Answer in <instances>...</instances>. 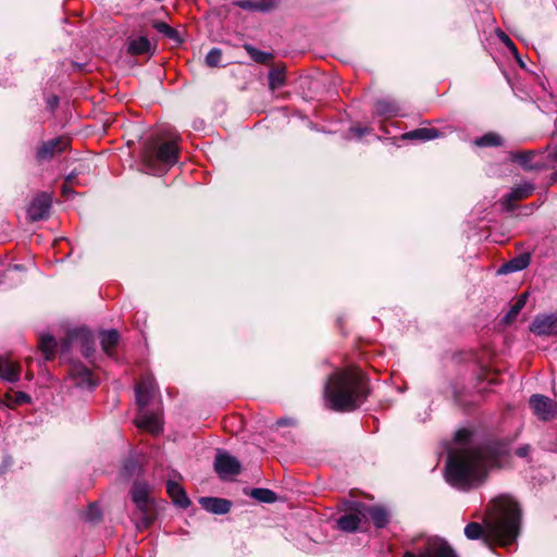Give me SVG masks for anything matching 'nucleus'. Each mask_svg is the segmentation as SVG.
<instances>
[{
	"instance_id": "obj_24",
	"label": "nucleus",
	"mask_w": 557,
	"mask_h": 557,
	"mask_svg": "<svg viewBox=\"0 0 557 557\" xmlns=\"http://www.w3.org/2000/svg\"><path fill=\"white\" fill-rule=\"evenodd\" d=\"M440 135L438 131L435 128H429V127H421L413 129L411 132L405 133L403 135L404 139H411V140H431L434 138H437Z\"/></svg>"
},
{
	"instance_id": "obj_5",
	"label": "nucleus",
	"mask_w": 557,
	"mask_h": 557,
	"mask_svg": "<svg viewBox=\"0 0 557 557\" xmlns=\"http://www.w3.org/2000/svg\"><path fill=\"white\" fill-rule=\"evenodd\" d=\"M135 393L139 408L135 419L136 426L152 434H158L162 430L160 412L158 410L149 411L147 408L158 394L154 379L150 375L141 377L135 387Z\"/></svg>"
},
{
	"instance_id": "obj_19",
	"label": "nucleus",
	"mask_w": 557,
	"mask_h": 557,
	"mask_svg": "<svg viewBox=\"0 0 557 557\" xmlns=\"http://www.w3.org/2000/svg\"><path fill=\"white\" fill-rule=\"evenodd\" d=\"M166 491L174 504L181 508H187L190 504L184 488L175 481H168Z\"/></svg>"
},
{
	"instance_id": "obj_15",
	"label": "nucleus",
	"mask_w": 557,
	"mask_h": 557,
	"mask_svg": "<svg viewBox=\"0 0 557 557\" xmlns=\"http://www.w3.org/2000/svg\"><path fill=\"white\" fill-rule=\"evenodd\" d=\"M534 186L530 183H523L516 186L512 190L504 197L503 203L507 210L512 208V202L525 199L532 195Z\"/></svg>"
},
{
	"instance_id": "obj_18",
	"label": "nucleus",
	"mask_w": 557,
	"mask_h": 557,
	"mask_svg": "<svg viewBox=\"0 0 557 557\" xmlns=\"http://www.w3.org/2000/svg\"><path fill=\"white\" fill-rule=\"evenodd\" d=\"M362 508L366 511L362 513V517L366 518L367 516H369L376 528L382 529L388 524L389 513L385 508H382V507L366 508L364 506H362Z\"/></svg>"
},
{
	"instance_id": "obj_9",
	"label": "nucleus",
	"mask_w": 557,
	"mask_h": 557,
	"mask_svg": "<svg viewBox=\"0 0 557 557\" xmlns=\"http://www.w3.org/2000/svg\"><path fill=\"white\" fill-rule=\"evenodd\" d=\"M404 557H457L451 547L441 539H428L419 554L406 552Z\"/></svg>"
},
{
	"instance_id": "obj_10",
	"label": "nucleus",
	"mask_w": 557,
	"mask_h": 557,
	"mask_svg": "<svg viewBox=\"0 0 557 557\" xmlns=\"http://www.w3.org/2000/svg\"><path fill=\"white\" fill-rule=\"evenodd\" d=\"M533 413L543 421H549L557 417V403L552 398L534 394L529 400Z\"/></svg>"
},
{
	"instance_id": "obj_4",
	"label": "nucleus",
	"mask_w": 557,
	"mask_h": 557,
	"mask_svg": "<svg viewBox=\"0 0 557 557\" xmlns=\"http://www.w3.org/2000/svg\"><path fill=\"white\" fill-rule=\"evenodd\" d=\"M168 136L166 139L162 136L151 137L143 147L141 162L150 174H162L178 162L180 137L177 135Z\"/></svg>"
},
{
	"instance_id": "obj_35",
	"label": "nucleus",
	"mask_w": 557,
	"mask_h": 557,
	"mask_svg": "<svg viewBox=\"0 0 557 557\" xmlns=\"http://www.w3.org/2000/svg\"><path fill=\"white\" fill-rule=\"evenodd\" d=\"M222 59V52L218 48L211 49L206 55V64L210 67L219 66Z\"/></svg>"
},
{
	"instance_id": "obj_21",
	"label": "nucleus",
	"mask_w": 557,
	"mask_h": 557,
	"mask_svg": "<svg viewBox=\"0 0 557 557\" xmlns=\"http://www.w3.org/2000/svg\"><path fill=\"white\" fill-rule=\"evenodd\" d=\"M530 263V256L529 255H520L505 264L502 265L499 269L500 273L507 274L512 272H518L524 270Z\"/></svg>"
},
{
	"instance_id": "obj_14",
	"label": "nucleus",
	"mask_w": 557,
	"mask_h": 557,
	"mask_svg": "<svg viewBox=\"0 0 557 557\" xmlns=\"http://www.w3.org/2000/svg\"><path fill=\"white\" fill-rule=\"evenodd\" d=\"M67 146V141L62 138H54L42 143L37 150V158L39 160H49L55 152L63 151Z\"/></svg>"
},
{
	"instance_id": "obj_6",
	"label": "nucleus",
	"mask_w": 557,
	"mask_h": 557,
	"mask_svg": "<svg viewBox=\"0 0 557 557\" xmlns=\"http://www.w3.org/2000/svg\"><path fill=\"white\" fill-rule=\"evenodd\" d=\"M131 497L136 507L132 513L135 528L138 531L147 530L156 519V507L150 497V486L143 481L134 482Z\"/></svg>"
},
{
	"instance_id": "obj_45",
	"label": "nucleus",
	"mask_w": 557,
	"mask_h": 557,
	"mask_svg": "<svg viewBox=\"0 0 557 557\" xmlns=\"http://www.w3.org/2000/svg\"><path fill=\"white\" fill-rule=\"evenodd\" d=\"M351 132H354L356 134V136L358 137H361L366 132H367V128H351Z\"/></svg>"
},
{
	"instance_id": "obj_7",
	"label": "nucleus",
	"mask_w": 557,
	"mask_h": 557,
	"mask_svg": "<svg viewBox=\"0 0 557 557\" xmlns=\"http://www.w3.org/2000/svg\"><path fill=\"white\" fill-rule=\"evenodd\" d=\"M95 338L92 333L85 329H74L67 332L66 337L61 344V350L67 351L71 346H77L81 349L82 355L89 359L95 354Z\"/></svg>"
},
{
	"instance_id": "obj_44",
	"label": "nucleus",
	"mask_w": 557,
	"mask_h": 557,
	"mask_svg": "<svg viewBox=\"0 0 557 557\" xmlns=\"http://www.w3.org/2000/svg\"><path fill=\"white\" fill-rule=\"evenodd\" d=\"M75 180H76V174L71 173L70 175L66 176L65 183L73 185V184H75Z\"/></svg>"
},
{
	"instance_id": "obj_43",
	"label": "nucleus",
	"mask_w": 557,
	"mask_h": 557,
	"mask_svg": "<svg viewBox=\"0 0 557 557\" xmlns=\"http://www.w3.org/2000/svg\"><path fill=\"white\" fill-rule=\"evenodd\" d=\"M292 423H293V421L290 419H280L276 421L277 426H284V425H288Z\"/></svg>"
},
{
	"instance_id": "obj_3",
	"label": "nucleus",
	"mask_w": 557,
	"mask_h": 557,
	"mask_svg": "<svg viewBox=\"0 0 557 557\" xmlns=\"http://www.w3.org/2000/svg\"><path fill=\"white\" fill-rule=\"evenodd\" d=\"M498 516L486 523L485 531L480 523L471 522L465 528V535L469 540H478L484 536L488 544L496 541L502 546L511 545L519 533L520 509L518 504L509 498L502 497L497 500Z\"/></svg>"
},
{
	"instance_id": "obj_23",
	"label": "nucleus",
	"mask_w": 557,
	"mask_h": 557,
	"mask_svg": "<svg viewBox=\"0 0 557 557\" xmlns=\"http://www.w3.org/2000/svg\"><path fill=\"white\" fill-rule=\"evenodd\" d=\"M151 42L147 37L139 36L128 41L127 51L133 55L149 53L151 51Z\"/></svg>"
},
{
	"instance_id": "obj_41",
	"label": "nucleus",
	"mask_w": 557,
	"mask_h": 557,
	"mask_svg": "<svg viewBox=\"0 0 557 557\" xmlns=\"http://www.w3.org/2000/svg\"><path fill=\"white\" fill-rule=\"evenodd\" d=\"M548 158L552 161L557 162V147L548 148Z\"/></svg>"
},
{
	"instance_id": "obj_20",
	"label": "nucleus",
	"mask_w": 557,
	"mask_h": 557,
	"mask_svg": "<svg viewBox=\"0 0 557 557\" xmlns=\"http://www.w3.org/2000/svg\"><path fill=\"white\" fill-rule=\"evenodd\" d=\"M363 512L361 510H358L356 513H348L344 515L341 518L337 519V527L338 529L346 531V532H354L356 531L361 522V517Z\"/></svg>"
},
{
	"instance_id": "obj_32",
	"label": "nucleus",
	"mask_w": 557,
	"mask_h": 557,
	"mask_svg": "<svg viewBox=\"0 0 557 557\" xmlns=\"http://www.w3.org/2000/svg\"><path fill=\"white\" fill-rule=\"evenodd\" d=\"M153 27L160 34H163L165 37H168L170 39H173V40H178V33H177V30L174 29L173 27H171L170 25H168L166 23H164V22H157V23H154Z\"/></svg>"
},
{
	"instance_id": "obj_36",
	"label": "nucleus",
	"mask_w": 557,
	"mask_h": 557,
	"mask_svg": "<svg viewBox=\"0 0 557 557\" xmlns=\"http://www.w3.org/2000/svg\"><path fill=\"white\" fill-rule=\"evenodd\" d=\"M85 519L90 522H98L101 519V511L97 504H90L85 512Z\"/></svg>"
},
{
	"instance_id": "obj_13",
	"label": "nucleus",
	"mask_w": 557,
	"mask_h": 557,
	"mask_svg": "<svg viewBox=\"0 0 557 557\" xmlns=\"http://www.w3.org/2000/svg\"><path fill=\"white\" fill-rule=\"evenodd\" d=\"M70 376L74 384L82 388H94L98 384L92 372L81 362H75L71 366Z\"/></svg>"
},
{
	"instance_id": "obj_42",
	"label": "nucleus",
	"mask_w": 557,
	"mask_h": 557,
	"mask_svg": "<svg viewBox=\"0 0 557 557\" xmlns=\"http://www.w3.org/2000/svg\"><path fill=\"white\" fill-rule=\"evenodd\" d=\"M71 184H67V183H64L62 185V194L63 196L67 197L71 193H72V189H71Z\"/></svg>"
},
{
	"instance_id": "obj_29",
	"label": "nucleus",
	"mask_w": 557,
	"mask_h": 557,
	"mask_svg": "<svg viewBox=\"0 0 557 557\" xmlns=\"http://www.w3.org/2000/svg\"><path fill=\"white\" fill-rule=\"evenodd\" d=\"M250 495L255 499H257L261 503H267V504L274 503L277 499L276 494L269 488H261V487L252 488Z\"/></svg>"
},
{
	"instance_id": "obj_30",
	"label": "nucleus",
	"mask_w": 557,
	"mask_h": 557,
	"mask_svg": "<svg viewBox=\"0 0 557 557\" xmlns=\"http://www.w3.org/2000/svg\"><path fill=\"white\" fill-rule=\"evenodd\" d=\"M479 147H496L502 145V138L495 133H487L474 140Z\"/></svg>"
},
{
	"instance_id": "obj_26",
	"label": "nucleus",
	"mask_w": 557,
	"mask_h": 557,
	"mask_svg": "<svg viewBox=\"0 0 557 557\" xmlns=\"http://www.w3.org/2000/svg\"><path fill=\"white\" fill-rule=\"evenodd\" d=\"M38 345L47 360L54 358L57 343L53 336L49 334H41L39 336Z\"/></svg>"
},
{
	"instance_id": "obj_16",
	"label": "nucleus",
	"mask_w": 557,
	"mask_h": 557,
	"mask_svg": "<svg viewBox=\"0 0 557 557\" xmlns=\"http://www.w3.org/2000/svg\"><path fill=\"white\" fill-rule=\"evenodd\" d=\"M21 375V367L8 359V358H0V379L7 382H17L20 380Z\"/></svg>"
},
{
	"instance_id": "obj_2",
	"label": "nucleus",
	"mask_w": 557,
	"mask_h": 557,
	"mask_svg": "<svg viewBox=\"0 0 557 557\" xmlns=\"http://www.w3.org/2000/svg\"><path fill=\"white\" fill-rule=\"evenodd\" d=\"M369 387L366 375L358 369H339L330 375L324 397L330 409L351 411L368 397Z\"/></svg>"
},
{
	"instance_id": "obj_39",
	"label": "nucleus",
	"mask_w": 557,
	"mask_h": 557,
	"mask_svg": "<svg viewBox=\"0 0 557 557\" xmlns=\"http://www.w3.org/2000/svg\"><path fill=\"white\" fill-rule=\"evenodd\" d=\"M32 400L30 396L24 392H18L16 394V401L18 404H29Z\"/></svg>"
},
{
	"instance_id": "obj_47",
	"label": "nucleus",
	"mask_w": 557,
	"mask_h": 557,
	"mask_svg": "<svg viewBox=\"0 0 557 557\" xmlns=\"http://www.w3.org/2000/svg\"><path fill=\"white\" fill-rule=\"evenodd\" d=\"M16 270H22V265H15L14 267Z\"/></svg>"
},
{
	"instance_id": "obj_38",
	"label": "nucleus",
	"mask_w": 557,
	"mask_h": 557,
	"mask_svg": "<svg viewBox=\"0 0 557 557\" xmlns=\"http://www.w3.org/2000/svg\"><path fill=\"white\" fill-rule=\"evenodd\" d=\"M138 470L137 463L133 460H128L124 466V472L128 475H132Z\"/></svg>"
},
{
	"instance_id": "obj_12",
	"label": "nucleus",
	"mask_w": 557,
	"mask_h": 557,
	"mask_svg": "<svg viewBox=\"0 0 557 557\" xmlns=\"http://www.w3.org/2000/svg\"><path fill=\"white\" fill-rule=\"evenodd\" d=\"M530 331L540 336L557 335V312L536 315L530 325Z\"/></svg>"
},
{
	"instance_id": "obj_33",
	"label": "nucleus",
	"mask_w": 557,
	"mask_h": 557,
	"mask_svg": "<svg viewBox=\"0 0 557 557\" xmlns=\"http://www.w3.org/2000/svg\"><path fill=\"white\" fill-rule=\"evenodd\" d=\"M235 5L242 9L247 10H259V11H265L268 10V7L264 5L262 2H258L255 0H239L235 2Z\"/></svg>"
},
{
	"instance_id": "obj_1",
	"label": "nucleus",
	"mask_w": 557,
	"mask_h": 557,
	"mask_svg": "<svg viewBox=\"0 0 557 557\" xmlns=\"http://www.w3.org/2000/svg\"><path fill=\"white\" fill-rule=\"evenodd\" d=\"M472 433L462 429L456 433L455 447L448 454L446 481L467 492L482 485L493 468L500 466L504 447L496 444L472 445Z\"/></svg>"
},
{
	"instance_id": "obj_17",
	"label": "nucleus",
	"mask_w": 557,
	"mask_h": 557,
	"mask_svg": "<svg viewBox=\"0 0 557 557\" xmlns=\"http://www.w3.org/2000/svg\"><path fill=\"white\" fill-rule=\"evenodd\" d=\"M200 504L207 511L216 515L227 513L231 509V503L223 498L202 497Z\"/></svg>"
},
{
	"instance_id": "obj_37",
	"label": "nucleus",
	"mask_w": 557,
	"mask_h": 557,
	"mask_svg": "<svg viewBox=\"0 0 557 557\" xmlns=\"http://www.w3.org/2000/svg\"><path fill=\"white\" fill-rule=\"evenodd\" d=\"M245 49L251 55V58L257 62H264L267 54L264 52L259 51L250 45H246Z\"/></svg>"
},
{
	"instance_id": "obj_46",
	"label": "nucleus",
	"mask_w": 557,
	"mask_h": 557,
	"mask_svg": "<svg viewBox=\"0 0 557 557\" xmlns=\"http://www.w3.org/2000/svg\"><path fill=\"white\" fill-rule=\"evenodd\" d=\"M553 178L557 180V171L553 174Z\"/></svg>"
},
{
	"instance_id": "obj_34",
	"label": "nucleus",
	"mask_w": 557,
	"mask_h": 557,
	"mask_svg": "<svg viewBox=\"0 0 557 557\" xmlns=\"http://www.w3.org/2000/svg\"><path fill=\"white\" fill-rule=\"evenodd\" d=\"M499 38L500 40L504 42V45L511 51V53L515 55L516 60L518 61V63L520 64V66H524V63L522 62L520 55H519V52H518V49L517 47L515 46L513 41L505 34V33H500L499 34Z\"/></svg>"
},
{
	"instance_id": "obj_8",
	"label": "nucleus",
	"mask_w": 557,
	"mask_h": 557,
	"mask_svg": "<svg viewBox=\"0 0 557 557\" xmlns=\"http://www.w3.org/2000/svg\"><path fill=\"white\" fill-rule=\"evenodd\" d=\"M214 470L222 480H231L238 475L242 465L238 459L227 451L219 450L214 458Z\"/></svg>"
},
{
	"instance_id": "obj_11",
	"label": "nucleus",
	"mask_w": 557,
	"mask_h": 557,
	"mask_svg": "<svg viewBox=\"0 0 557 557\" xmlns=\"http://www.w3.org/2000/svg\"><path fill=\"white\" fill-rule=\"evenodd\" d=\"M52 196L49 193L37 195L30 202L27 214L32 221L45 220L49 216Z\"/></svg>"
},
{
	"instance_id": "obj_22",
	"label": "nucleus",
	"mask_w": 557,
	"mask_h": 557,
	"mask_svg": "<svg viewBox=\"0 0 557 557\" xmlns=\"http://www.w3.org/2000/svg\"><path fill=\"white\" fill-rule=\"evenodd\" d=\"M120 335L115 330L103 331L100 334V344L102 350L110 357H113L112 349L117 345Z\"/></svg>"
},
{
	"instance_id": "obj_28",
	"label": "nucleus",
	"mask_w": 557,
	"mask_h": 557,
	"mask_svg": "<svg viewBox=\"0 0 557 557\" xmlns=\"http://www.w3.org/2000/svg\"><path fill=\"white\" fill-rule=\"evenodd\" d=\"M528 299V294H522L518 297L516 302L510 307L507 314L504 317L505 323H510L516 319L522 308L525 306Z\"/></svg>"
},
{
	"instance_id": "obj_31",
	"label": "nucleus",
	"mask_w": 557,
	"mask_h": 557,
	"mask_svg": "<svg viewBox=\"0 0 557 557\" xmlns=\"http://www.w3.org/2000/svg\"><path fill=\"white\" fill-rule=\"evenodd\" d=\"M285 83V76H284V72L278 70V69H274L272 71H270L269 73V86L272 90L283 86Z\"/></svg>"
},
{
	"instance_id": "obj_25",
	"label": "nucleus",
	"mask_w": 557,
	"mask_h": 557,
	"mask_svg": "<svg viewBox=\"0 0 557 557\" xmlns=\"http://www.w3.org/2000/svg\"><path fill=\"white\" fill-rule=\"evenodd\" d=\"M400 109L395 101L379 100L375 103V113L380 116H395L398 115Z\"/></svg>"
},
{
	"instance_id": "obj_40",
	"label": "nucleus",
	"mask_w": 557,
	"mask_h": 557,
	"mask_svg": "<svg viewBox=\"0 0 557 557\" xmlns=\"http://www.w3.org/2000/svg\"><path fill=\"white\" fill-rule=\"evenodd\" d=\"M530 451V446L529 445H523V446H520L519 448H517L516 450V454L519 456V457H527L528 454Z\"/></svg>"
},
{
	"instance_id": "obj_27",
	"label": "nucleus",
	"mask_w": 557,
	"mask_h": 557,
	"mask_svg": "<svg viewBox=\"0 0 557 557\" xmlns=\"http://www.w3.org/2000/svg\"><path fill=\"white\" fill-rule=\"evenodd\" d=\"M536 153L534 151L519 152L512 156V160L521 164L527 170L536 169L540 166L539 162H533Z\"/></svg>"
}]
</instances>
